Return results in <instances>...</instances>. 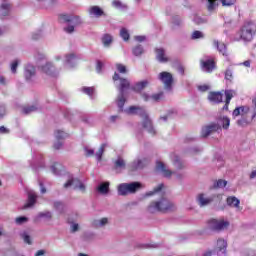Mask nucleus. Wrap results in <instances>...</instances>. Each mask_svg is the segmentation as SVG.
<instances>
[{
  "label": "nucleus",
  "mask_w": 256,
  "mask_h": 256,
  "mask_svg": "<svg viewBox=\"0 0 256 256\" xmlns=\"http://www.w3.org/2000/svg\"><path fill=\"white\" fill-rule=\"evenodd\" d=\"M204 37H205V34H203V32H201L199 30H195L191 35V39H193V40L203 39Z\"/></svg>",
  "instance_id": "de8ad7c7"
},
{
  "label": "nucleus",
  "mask_w": 256,
  "mask_h": 256,
  "mask_svg": "<svg viewBox=\"0 0 256 256\" xmlns=\"http://www.w3.org/2000/svg\"><path fill=\"white\" fill-rule=\"evenodd\" d=\"M71 233H77L79 231V224L77 223H72L70 226Z\"/></svg>",
  "instance_id": "338daca9"
},
{
  "label": "nucleus",
  "mask_w": 256,
  "mask_h": 256,
  "mask_svg": "<svg viewBox=\"0 0 256 256\" xmlns=\"http://www.w3.org/2000/svg\"><path fill=\"white\" fill-rule=\"evenodd\" d=\"M96 71H97V73H101L103 71V62L97 61Z\"/></svg>",
  "instance_id": "774afa93"
},
{
  "label": "nucleus",
  "mask_w": 256,
  "mask_h": 256,
  "mask_svg": "<svg viewBox=\"0 0 256 256\" xmlns=\"http://www.w3.org/2000/svg\"><path fill=\"white\" fill-rule=\"evenodd\" d=\"M40 7H49V5H53V0H36Z\"/></svg>",
  "instance_id": "8fccbe9b"
},
{
  "label": "nucleus",
  "mask_w": 256,
  "mask_h": 256,
  "mask_svg": "<svg viewBox=\"0 0 256 256\" xmlns=\"http://www.w3.org/2000/svg\"><path fill=\"white\" fill-rule=\"evenodd\" d=\"M37 203V194L34 191L28 193V202L24 205V209H29Z\"/></svg>",
  "instance_id": "393cba45"
},
{
  "label": "nucleus",
  "mask_w": 256,
  "mask_h": 256,
  "mask_svg": "<svg viewBox=\"0 0 256 256\" xmlns=\"http://www.w3.org/2000/svg\"><path fill=\"white\" fill-rule=\"evenodd\" d=\"M61 169H63V166H61V164L59 163H55L54 165L51 166V172L54 174V175H61Z\"/></svg>",
  "instance_id": "4c0bfd02"
},
{
  "label": "nucleus",
  "mask_w": 256,
  "mask_h": 256,
  "mask_svg": "<svg viewBox=\"0 0 256 256\" xmlns=\"http://www.w3.org/2000/svg\"><path fill=\"white\" fill-rule=\"evenodd\" d=\"M141 187H143L141 182L121 183L117 187L118 195L121 197L132 195L133 193H137Z\"/></svg>",
  "instance_id": "423d86ee"
},
{
  "label": "nucleus",
  "mask_w": 256,
  "mask_h": 256,
  "mask_svg": "<svg viewBox=\"0 0 256 256\" xmlns=\"http://www.w3.org/2000/svg\"><path fill=\"white\" fill-rule=\"evenodd\" d=\"M39 109V106L37 105H31V106H26L23 108V113L25 115H29V113H35Z\"/></svg>",
  "instance_id": "ea45409f"
},
{
  "label": "nucleus",
  "mask_w": 256,
  "mask_h": 256,
  "mask_svg": "<svg viewBox=\"0 0 256 256\" xmlns=\"http://www.w3.org/2000/svg\"><path fill=\"white\" fill-rule=\"evenodd\" d=\"M162 97H163V92H159V93L151 95V100L155 101L157 103V102L161 101Z\"/></svg>",
  "instance_id": "864d4df0"
},
{
  "label": "nucleus",
  "mask_w": 256,
  "mask_h": 256,
  "mask_svg": "<svg viewBox=\"0 0 256 256\" xmlns=\"http://www.w3.org/2000/svg\"><path fill=\"white\" fill-rule=\"evenodd\" d=\"M175 205L169 199L163 197L160 200L152 201L148 205V213H167V211H173Z\"/></svg>",
  "instance_id": "20e7f679"
},
{
  "label": "nucleus",
  "mask_w": 256,
  "mask_h": 256,
  "mask_svg": "<svg viewBox=\"0 0 256 256\" xmlns=\"http://www.w3.org/2000/svg\"><path fill=\"white\" fill-rule=\"evenodd\" d=\"M84 151L87 157H92V155H95V150L91 148L85 147Z\"/></svg>",
  "instance_id": "69168bd1"
},
{
  "label": "nucleus",
  "mask_w": 256,
  "mask_h": 256,
  "mask_svg": "<svg viewBox=\"0 0 256 256\" xmlns=\"http://www.w3.org/2000/svg\"><path fill=\"white\" fill-rule=\"evenodd\" d=\"M214 46L221 55H225V44H219L218 40H214Z\"/></svg>",
  "instance_id": "a18cd8bd"
},
{
  "label": "nucleus",
  "mask_w": 256,
  "mask_h": 256,
  "mask_svg": "<svg viewBox=\"0 0 256 256\" xmlns=\"http://www.w3.org/2000/svg\"><path fill=\"white\" fill-rule=\"evenodd\" d=\"M156 59L160 63H167L168 59L165 57V50L163 48L156 49Z\"/></svg>",
  "instance_id": "cd10ccee"
},
{
  "label": "nucleus",
  "mask_w": 256,
  "mask_h": 256,
  "mask_svg": "<svg viewBox=\"0 0 256 256\" xmlns=\"http://www.w3.org/2000/svg\"><path fill=\"white\" fill-rule=\"evenodd\" d=\"M102 43L104 47H109L113 43V36L111 34H104L102 37Z\"/></svg>",
  "instance_id": "72a5a7b5"
},
{
  "label": "nucleus",
  "mask_w": 256,
  "mask_h": 256,
  "mask_svg": "<svg viewBox=\"0 0 256 256\" xmlns=\"http://www.w3.org/2000/svg\"><path fill=\"white\" fill-rule=\"evenodd\" d=\"M172 117H177V110L175 109L169 110L167 115L160 117V121H167V119H172Z\"/></svg>",
  "instance_id": "c9c22d12"
},
{
  "label": "nucleus",
  "mask_w": 256,
  "mask_h": 256,
  "mask_svg": "<svg viewBox=\"0 0 256 256\" xmlns=\"http://www.w3.org/2000/svg\"><path fill=\"white\" fill-rule=\"evenodd\" d=\"M105 147H107V144L104 143L100 146L99 150L95 153V157L97 161H101L103 157V153H105Z\"/></svg>",
  "instance_id": "58836bf2"
},
{
  "label": "nucleus",
  "mask_w": 256,
  "mask_h": 256,
  "mask_svg": "<svg viewBox=\"0 0 256 256\" xmlns=\"http://www.w3.org/2000/svg\"><path fill=\"white\" fill-rule=\"evenodd\" d=\"M214 253L217 256H225V239L219 238L214 248Z\"/></svg>",
  "instance_id": "6ab92c4d"
},
{
  "label": "nucleus",
  "mask_w": 256,
  "mask_h": 256,
  "mask_svg": "<svg viewBox=\"0 0 256 256\" xmlns=\"http://www.w3.org/2000/svg\"><path fill=\"white\" fill-rule=\"evenodd\" d=\"M109 185V182L101 183L97 187V191H99L101 195H107V193H109Z\"/></svg>",
  "instance_id": "2f4dec72"
},
{
  "label": "nucleus",
  "mask_w": 256,
  "mask_h": 256,
  "mask_svg": "<svg viewBox=\"0 0 256 256\" xmlns=\"http://www.w3.org/2000/svg\"><path fill=\"white\" fill-rule=\"evenodd\" d=\"M40 69L42 73H45V75H48L49 77H57L61 72V69H57L51 62H45V64L40 66Z\"/></svg>",
  "instance_id": "9b49d317"
},
{
  "label": "nucleus",
  "mask_w": 256,
  "mask_h": 256,
  "mask_svg": "<svg viewBox=\"0 0 256 256\" xmlns=\"http://www.w3.org/2000/svg\"><path fill=\"white\" fill-rule=\"evenodd\" d=\"M41 37H43V32H41V31H37L32 34V39L34 41L41 39Z\"/></svg>",
  "instance_id": "680f3d73"
},
{
  "label": "nucleus",
  "mask_w": 256,
  "mask_h": 256,
  "mask_svg": "<svg viewBox=\"0 0 256 256\" xmlns=\"http://www.w3.org/2000/svg\"><path fill=\"white\" fill-rule=\"evenodd\" d=\"M225 79L227 81H233V70H231L229 68L226 70Z\"/></svg>",
  "instance_id": "13d9d810"
},
{
  "label": "nucleus",
  "mask_w": 256,
  "mask_h": 256,
  "mask_svg": "<svg viewBox=\"0 0 256 256\" xmlns=\"http://www.w3.org/2000/svg\"><path fill=\"white\" fill-rule=\"evenodd\" d=\"M158 79L163 83L167 91H171V87L173 86V75L171 73L161 72L158 75Z\"/></svg>",
  "instance_id": "f8f14e48"
},
{
  "label": "nucleus",
  "mask_w": 256,
  "mask_h": 256,
  "mask_svg": "<svg viewBox=\"0 0 256 256\" xmlns=\"http://www.w3.org/2000/svg\"><path fill=\"white\" fill-rule=\"evenodd\" d=\"M127 164L125 163V160L121 157H118L117 160L114 162V167L116 170L123 171Z\"/></svg>",
  "instance_id": "7c9ffc66"
},
{
  "label": "nucleus",
  "mask_w": 256,
  "mask_h": 256,
  "mask_svg": "<svg viewBox=\"0 0 256 256\" xmlns=\"http://www.w3.org/2000/svg\"><path fill=\"white\" fill-rule=\"evenodd\" d=\"M162 189H163V184H160L156 188H154V191H150L146 193V196L151 197L154 193H159Z\"/></svg>",
  "instance_id": "5fc2aeb1"
},
{
  "label": "nucleus",
  "mask_w": 256,
  "mask_h": 256,
  "mask_svg": "<svg viewBox=\"0 0 256 256\" xmlns=\"http://www.w3.org/2000/svg\"><path fill=\"white\" fill-rule=\"evenodd\" d=\"M245 113H249V107L240 106L233 111L232 115L233 117H239V115H245Z\"/></svg>",
  "instance_id": "c756f323"
},
{
  "label": "nucleus",
  "mask_w": 256,
  "mask_h": 256,
  "mask_svg": "<svg viewBox=\"0 0 256 256\" xmlns=\"http://www.w3.org/2000/svg\"><path fill=\"white\" fill-rule=\"evenodd\" d=\"M171 23L172 25H174V27H181V25L183 24V20L180 16H173Z\"/></svg>",
  "instance_id": "c03bdc74"
},
{
  "label": "nucleus",
  "mask_w": 256,
  "mask_h": 256,
  "mask_svg": "<svg viewBox=\"0 0 256 256\" xmlns=\"http://www.w3.org/2000/svg\"><path fill=\"white\" fill-rule=\"evenodd\" d=\"M88 13L90 17H97V18L102 17V15H105V12L99 6H91L88 9Z\"/></svg>",
  "instance_id": "5701e85b"
},
{
  "label": "nucleus",
  "mask_w": 256,
  "mask_h": 256,
  "mask_svg": "<svg viewBox=\"0 0 256 256\" xmlns=\"http://www.w3.org/2000/svg\"><path fill=\"white\" fill-rule=\"evenodd\" d=\"M113 81H120L119 85V95L116 100L117 107L120 112H123V107L125 106V89H129V80L121 78L118 73H115L113 76Z\"/></svg>",
  "instance_id": "39448f33"
},
{
  "label": "nucleus",
  "mask_w": 256,
  "mask_h": 256,
  "mask_svg": "<svg viewBox=\"0 0 256 256\" xmlns=\"http://www.w3.org/2000/svg\"><path fill=\"white\" fill-rule=\"evenodd\" d=\"M116 69L119 73H127V67L123 64H117Z\"/></svg>",
  "instance_id": "0e129e2a"
},
{
  "label": "nucleus",
  "mask_w": 256,
  "mask_h": 256,
  "mask_svg": "<svg viewBox=\"0 0 256 256\" xmlns=\"http://www.w3.org/2000/svg\"><path fill=\"white\" fill-rule=\"evenodd\" d=\"M193 22L196 25H203V23H207V20L199 15H194Z\"/></svg>",
  "instance_id": "49530a36"
},
{
  "label": "nucleus",
  "mask_w": 256,
  "mask_h": 256,
  "mask_svg": "<svg viewBox=\"0 0 256 256\" xmlns=\"http://www.w3.org/2000/svg\"><path fill=\"white\" fill-rule=\"evenodd\" d=\"M132 171H137V169H143L145 167V160L137 159L134 160L130 165Z\"/></svg>",
  "instance_id": "bb28decb"
},
{
  "label": "nucleus",
  "mask_w": 256,
  "mask_h": 256,
  "mask_svg": "<svg viewBox=\"0 0 256 256\" xmlns=\"http://www.w3.org/2000/svg\"><path fill=\"white\" fill-rule=\"evenodd\" d=\"M7 115V107L5 105H0V119H3Z\"/></svg>",
  "instance_id": "e2e57ef3"
},
{
  "label": "nucleus",
  "mask_w": 256,
  "mask_h": 256,
  "mask_svg": "<svg viewBox=\"0 0 256 256\" xmlns=\"http://www.w3.org/2000/svg\"><path fill=\"white\" fill-rule=\"evenodd\" d=\"M237 125H239V127H247L249 125V121H247L245 118H242L237 121Z\"/></svg>",
  "instance_id": "052dcab7"
},
{
  "label": "nucleus",
  "mask_w": 256,
  "mask_h": 256,
  "mask_svg": "<svg viewBox=\"0 0 256 256\" xmlns=\"http://www.w3.org/2000/svg\"><path fill=\"white\" fill-rule=\"evenodd\" d=\"M214 165H216V167L218 169H221V167H223L225 165V160H223V157L216 155L214 160H213Z\"/></svg>",
  "instance_id": "e433bc0d"
},
{
  "label": "nucleus",
  "mask_w": 256,
  "mask_h": 256,
  "mask_svg": "<svg viewBox=\"0 0 256 256\" xmlns=\"http://www.w3.org/2000/svg\"><path fill=\"white\" fill-rule=\"evenodd\" d=\"M148 85H149V82L147 80H143L141 82L134 84L132 86V90L139 93L140 91H143V89H145V87H147Z\"/></svg>",
  "instance_id": "c85d7f7f"
},
{
  "label": "nucleus",
  "mask_w": 256,
  "mask_h": 256,
  "mask_svg": "<svg viewBox=\"0 0 256 256\" xmlns=\"http://www.w3.org/2000/svg\"><path fill=\"white\" fill-rule=\"evenodd\" d=\"M209 89H211V86H209L207 84L198 86V91H200L201 93H205V92L209 91Z\"/></svg>",
  "instance_id": "bf43d9fd"
},
{
  "label": "nucleus",
  "mask_w": 256,
  "mask_h": 256,
  "mask_svg": "<svg viewBox=\"0 0 256 256\" xmlns=\"http://www.w3.org/2000/svg\"><path fill=\"white\" fill-rule=\"evenodd\" d=\"M226 203L229 207H234L238 211H241V208H239V205L241 204V201L235 197V196H230L226 199Z\"/></svg>",
  "instance_id": "a878e982"
},
{
  "label": "nucleus",
  "mask_w": 256,
  "mask_h": 256,
  "mask_svg": "<svg viewBox=\"0 0 256 256\" xmlns=\"http://www.w3.org/2000/svg\"><path fill=\"white\" fill-rule=\"evenodd\" d=\"M207 226L210 231H214V233H221V231L225 229V219L211 218L207 221Z\"/></svg>",
  "instance_id": "9d476101"
},
{
  "label": "nucleus",
  "mask_w": 256,
  "mask_h": 256,
  "mask_svg": "<svg viewBox=\"0 0 256 256\" xmlns=\"http://www.w3.org/2000/svg\"><path fill=\"white\" fill-rule=\"evenodd\" d=\"M17 67H19V59L13 60L11 63V72L17 73Z\"/></svg>",
  "instance_id": "6e6d98bb"
},
{
  "label": "nucleus",
  "mask_w": 256,
  "mask_h": 256,
  "mask_svg": "<svg viewBox=\"0 0 256 256\" xmlns=\"http://www.w3.org/2000/svg\"><path fill=\"white\" fill-rule=\"evenodd\" d=\"M201 69L205 73H213L215 69V61L211 59L201 60L200 61Z\"/></svg>",
  "instance_id": "dca6fc26"
},
{
  "label": "nucleus",
  "mask_w": 256,
  "mask_h": 256,
  "mask_svg": "<svg viewBox=\"0 0 256 256\" xmlns=\"http://www.w3.org/2000/svg\"><path fill=\"white\" fill-rule=\"evenodd\" d=\"M27 221H29V218L25 216H20L15 219L16 225H23L24 223H27Z\"/></svg>",
  "instance_id": "3c124183"
},
{
  "label": "nucleus",
  "mask_w": 256,
  "mask_h": 256,
  "mask_svg": "<svg viewBox=\"0 0 256 256\" xmlns=\"http://www.w3.org/2000/svg\"><path fill=\"white\" fill-rule=\"evenodd\" d=\"M207 99L211 105H219L220 103H223V92L210 91Z\"/></svg>",
  "instance_id": "4468645a"
},
{
  "label": "nucleus",
  "mask_w": 256,
  "mask_h": 256,
  "mask_svg": "<svg viewBox=\"0 0 256 256\" xmlns=\"http://www.w3.org/2000/svg\"><path fill=\"white\" fill-rule=\"evenodd\" d=\"M256 25L251 21L244 22L234 38L235 41H244V43H251L255 37Z\"/></svg>",
  "instance_id": "f03ea898"
},
{
  "label": "nucleus",
  "mask_w": 256,
  "mask_h": 256,
  "mask_svg": "<svg viewBox=\"0 0 256 256\" xmlns=\"http://www.w3.org/2000/svg\"><path fill=\"white\" fill-rule=\"evenodd\" d=\"M67 137H69V134H67L66 132H63L61 130H57L55 132V138L57 139V141H61V139H67Z\"/></svg>",
  "instance_id": "79ce46f5"
},
{
  "label": "nucleus",
  "mask_w": 256,
  "mask_h": 256,
  "mask_svg": "<svg viewBox=\"0 0 256 256\" xmlns=\"http://www.w3.org/2000/svg\"><path fill=\"white\" fill-rule=\"evenodd\" d=\"M156 170L163 175V177H166L167 179H171V175L175 176V179L177 181H183L185 179V174L181 172H173L170 169L167 168V165L163 162H157L156 163Z\"/></svg>",
  "instance_id": "1a4fd4ad"
},
{
  "label": "nucleus",
  "mask_w": 256,
  "mask_h": 256,
  "mask_svg": "<svg viewBox=\"0 0 256 256\" xmlns=\"http://www.w3.org/2000/svg\"><path fill=\"white\" fill-rule=\"evenodd\" d=\"M35 75H37V68H35L33 64L26 65L24 70V77L26 81H31V79H33Z\"/></svg>",
  "instance_id": "a211bd4d"
},
{
  "label": "nucleus",
  "mask_w": 256,
  "mask_h": 256,
  "mask_svg": "<svg viewBox=\"0 0 256 256\" xmlns=\"http://www.w3.org/2000/svg\"><path fill=\"white\" fill-rule=\"evenodd\" d=\"M225 110V106L222 107ZM221 127L225 128V113L223 111L219 112L217 116V123H210L201 129V137H209L213 133L221 132Z\"/></svg>",
  "instance_id": "7ed1b4c3"
},
{
  "label": "nucleus",
  "mask_w": 256,
  "mask_h": 256,
  "mask_svg": "<svg viewBox=\"0 0 256 256\" xmlns=\"http://www.w3.org/2000/svg\"><path fill=\"white\" fill-rule=\"evenodd\" d=\"M196 201L199 207H207V205H211V203L219 205V203L223 201V194L213 195L209 197L204 193H201L198 194V196L196 197Z\"/></svg>",
  "instance_id": "6e6552de"
},
{
  "label": "nucleus",
  "mask_w": 256,
  "mask_h": 256,
  "mask_svg": "<svg viewBox=\"0 0 256 256\" xmlns=\"http://www.w3.org/2000/svg\"><path fill=\"white\" fill-rule=\"evenodd\" d=\"M170 159H171V161H172L174 167H176V169H179V170L185 169V167H186V166H185V162H183V161L181 160V158H179L178 155L172 154V155L170 156Z\"/></svg>",
  "instance_id": "412c9836"
},
{
  "label": "nucleus",
  "mask_w": 256,
  "mask_h": 256,
  "mask_svg": "<svg viewBox=\"0 0 256 256\" xmlns=\"http://www.w3.org/2000/svg\"><path fill=\"white\" fill-rule=\"evenodd\" d=\"M233 97H237V91L235 90H225V110L229 109V103Z\"/></svg>",
  "instance_id": "b1692460"
},
{
  "label": "nucleus",
  "mask_w": 256,
  "mask_h": 256,
  "mask_svg": "<svg viewBox=\"0 0 256 256\" xmlns=\"http://www.w3.org/2000/svg\"><path fill=\"white\" fill-rule=\"evenodd\" d=\"M145 52L142 45H137L132 48V53L135 57H141V55Z\"/></svg>",
  "instance_id": "f704fd0d"
},
{
  "label": "nucleus",
  "mask_w": 256,
  "mask_h": 256,
  "mask_svg": "<svg viewBox=\"0 0 256 256\" xmlns=\"http://www.w3.org/2000/svg\"><path fill=\"white\" fill-rule=\"evenodd\" d=\"M222 187H225V180L220 179L213 184V189H222Z\"/></svg>",
  "instance_id": "603ef678"
},
{
  "label": "nucleus",
  "mask_w": 256,
  "mask_h": 256,
  "mask_svg": "<svg viewBox=\"0 0 256 256\" xmlns=\"http://www.w3.org/2000/svg\"><path fill=\"white\" fill-rule=\"evenodd\" d=\"M125 113L128 115H139V117H142L143 119L144 129H146L150 135H155V133H157L155 128H153V122L149 118V114H147L145 108L141 106H130L129 109L125 110Z\"/></svg>",
  "instance_id": "f257e3e1"
},
{
  "label": "nucleus",
  "mask_w": 256,
  "mask_h": 256,
  "mask_svg": "<svg viewBox=\"0 0 256 256\" xmlns=\"http://www.w3.org/2000/svg\"><path fill=\"white\" fill-rule=\"evenodd\" d=\"M112 7H114V9H119L120 11H127V5L123 4L121 0H113Z\"/></svg>",
  "instance_id": "473e14b6"
},
{
  "label": "nucleus",
  "mask_w": 256,
  "mask_h": 256,
  "mask_svg": "<svg viewBox=\"0 0 256 256\" xmlns=\"http://www.w3.org/2000/svg\"><path fill=\"white\" fill-rule=\"evenodd\" d=\"M106 225H109V218L107 217L95 219L92 221V227L95 229H103V227H106Z\"/></svg>",
  "instance_id": "aec40b11"
},
{
  "label": "nucleus",
  "mask_w": 256,
  "mask_h": 256,
  "mask_svg": "<svg viewBox=\"0 0 256 256\" xmlns=\"http://www.w3.org/2000/svg\"><path fill=\"white\" fill-rule=\"evenodd\" d=\"M51 217H53V214L50 211L40 212L36 216L37 219H51Z\"/></svg>",
  "instance_id": "a19ab883"
},
{
  "label": "nucleus",
  "mask_w": 256,
  "mask_h": 256,
  "mask_svg": "<svg viewBox=\"0 0 256 256\" xmlns=\"http://www.w3.org/2000/svg\"><path fill=\"white\" fill-rule=\"evenodd\" d=\"M20 237L23 239L25 243L28 245H31V236L29 235V232L23 231L20 233Z\"/></svg>",
  "instance_id": "37998d69"
},
{
  "label": "nucleus",
  "mask_w": 256,
  "mask_h": 256,
  "mask_svg": "<svg viewBox=\"0 0 256 256\" xmlns=\"http://www.w3.org/2000/svg\"><path fill=\"white\" fill-rule=\"evenodd\" d=\"M9 13H11V4L4 0L0 4V17H7Z\"/></svg>",
  "instance_id": "4be33fe9"
},
{
  "label": "nucleus",
  "mask_w": 256,
  "mask_h": 256,
  "mask_svg": "<svg viewBox=\"0 0 256 256\" xmlns=\"http://www.w3.org/2000/svg\"><path fill=\"white\" fill-rule=\"evenodd\" d=\"M68 187H72L73 189H77L78 191H81V193H85V185L83 184V182H81V180H79L78 178H73L71 177L65 184H64V188L68 189Z\"/></svg>",
  "instance_id": "ddd939ff"
},
{
  "label": "nucleus",
  "mask_w": 256,
  "mask_h": 256,
  "mask_svg": "<svg viewBox=\"0 0 256 256\" xmlns=\"http://www.w3.org/2000/svg\"><path fill=\"white\" fill-rule=\"evenodd\" d=\"M120 37H122L124 41H129V38H130L129 31H127L126 28H122L120 30Z\"/></svg>",
  "instance_id": "09e8293b"
},
{
  "label": "nucleus",
  "mask_w": 256,
  "mask_h": 256,
  "mask_svg": "<svg viewBox=\"0 0 256 256\" xmlns=\"http://www.w3.org/2000/svg\"><path fill=\"white\" fill-rule=\"evenodd\" d=\"M82 91L85 93V95H89L91 97L95 89L93 87H83Z\"/></svg>",
  "instance_id": "4d7b16f0"
},
{
  "label": "nucleus",
  "mask_w": 256,
  "mask_h": 256,
  "mask_svg": "<svg viewBox=\"0 0 256 256\" xmlns=\"http://www.w3.org/2000/svg\"><path fill=\"white\" fill-rule=\"evenodd\" d=\"M208 9V11H215L219 7V3H222V7H225V0H202Z\"/></svg>",
  "instance_id": "f3484780"
},
{
  "label": "nucleus",
  "mask_w": 256,
  "mask_h": 256,
  "mask_svg": "<svg viewBox=\"0 0 256 256\" xmlns=\"http://www.w3.org/2000/svg\"><path fill=\"white\" fill-rule=\"evenodd\" d=\"M62 21L68 23V25L64 28L66 33H73L75 31V27L83 24L81 17L73 14H63Z\"/></svg>",
  "instance_id": "0eeeda50"
},
{
  "label": "nucleus",
  "mask_w": 256,
  "mask_h": 256,
  "mask_svg": "<svg viewBox=\"0 0 256 256\" xmlns=\"http://www.w3.org/2000/svg\"><path fill=\"white\" fill-rule=\"evenodd\" d=\"M64 58V65L67 69H73L77 65V56L74 53L66 54Z\"/></svg>",
  "instance_id": "2eb2a0df"
}]
</instances>
